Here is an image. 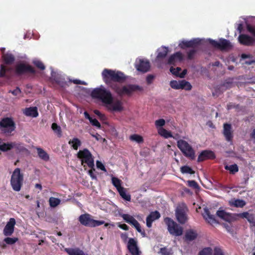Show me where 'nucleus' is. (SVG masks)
<instances>
[{
  "instance_id": "obj_21",
  "label": "nucleus",
  "mask_w": 255,
  "mask_h": 255,
  "mask_svg": "<svg viewBox=\"0 0 255 255\" xmlns=\"http://www.w3.org/2000/svg\"><path fill=\"white\" fill-rule=\"evenodd\" d=\"M160 217V214L157 211H152L147 216L146 219V226L148 228H151L153 222L158 219Z\"/></svg>"
},
{
  "instance_id": "obj_45",
  "label": "nucleus",
  "mask_w": 255,
  "mask_h": 255,
  "mask_svg": "<svg viewBox=\"0 0 255 255\" xmlns=\"http://www.w3.org/2000/svg\"><path fill=\"white\" fill-rule=\"evenodd\" d=\"M129 139L131 141H135L137 143H142L143 141V137L138 134H133L129 136Z\"/></svg>"
},
{
  "instance_id": "obj_49",
  "label": "nucleus",
  "mask_w": 255,
  "mask_h": 255,
  "mask_svg": "<svg viewBox=\"0 0 255 255\" xmlns=\"http://www.w3.org/2000/svg\"><path fill=\"white\" fill-rule=\"evenodd\" d=\"M181 71V68L180 67H176L174 68L171 66L170 68V72L174 75L178 76L179 77V75H180V71Z\"/></svg>"
},
{
  "instance_id": "obj_34",
  "label": "nucleus",
  "mask_w": 255,
  "mask_h": 255,
  "mask_svg": "<svg viewBox=\"0 0 255 255\" xmlns=\"http://www.w3.org/2000/svg\"><path fill=\"white\" fill-rule=\"evenodd\" d=\"M68 143L71 145L74 150H77L78 147L81 145L82 143L79 138L75 137L69 140Z\"/></svg>"
},
{
  "instance_id": "obj_58",
  "label": "nucleus",
  "mask_w": 255,
  "mask_h": 255,
  "mask_svg": "<svg viewBox=\"0 0 255 255\" xmlns=\"http://www.w3.org/2000/svg\"><path fill=\"white\" fill-rule=\"evenodd\" d=\"M9 93H11L14 96H17V95L20 94L21 93V91L20 88L19 87H17L15 89H14L12 91L10 90L9 91Z\"/></svg>"
},
{
  "instance_id": "obj_53",
  "label": "nucleus",
  "mask_w": 255,
  "mask_h": 255,
  "mask_svg": "<svg viewBox=\"0 0 255 255\" xmlns=\"http://www.w3.org/2000/svg\"><path fill=\"white\" fill-rule=\"evenodd\" d=\"M90 122L93 126H95L99 128H101V124L96 119H93L92 118L90 121Z\"/></svg>"
},
{
  "instance_id": "obj_13",
  "label": "nucleus",
  "mask_w": 255,
  "mask_h": 255,
  "mask_svg": "<svg viewBox=\"0 0 255 255\" xmlns=\"http://www.w3.org/2000/svg\"><path fill=\"white\" fill-rule=\"evenodd\" d=\"M170 87L176 90L184 89L186 91L191 90L192 86L191 84L185 80L177 81L176 80H172L170 82Z\"/></svg>"
},
{
  "instance_id": "obj_3",
  "label": "nucleus",
  "mask_w": 255,
  "mask_h": 255,
  "mask_svg": "<svg viewBox=\"0 0 255 255\" xmlns=\"http://www.w3.org/2000/svg\"><path fill=\"white\" fill-rule=\"evenodd\" d=\"M247 29L254 37L245 34H241L238 37V40L240 44L245 46H253L255 44V26L250 24H247Z\"/></svg>"
},
{
  "instance_id": "obj_61",
  "label": "nucleus",
  "mask_w": 255,
  "mask_h": 255,
  "mask_svg": "<svg viewBox=\"0 0 255 255\" xmlns=\"http://www.w3.org/2000/svg\"><path fill=\"white\" fill-rule=\"evenodd\" d=\"M94 171H95V169L93 167L91 168V169L89 170L88 171L89 175L93 179H96V176L93 172Z\"/></svg>"
},
{
  "instance_id": "obj_37",
  "label": "nucleus",
  "mask_w": 255,
  "mask_h": 255,
  "mask_svg": "<svg viewBox=\"0 0 255 255\" xmlns=\"http://www.w3.org/2000/svg\"><path fill=\"white\" fill-rule=\"evenodd\" d=\"M13 148L12 142L3 143L0 144V150L2 152H6Z\"/></svg>"
},
{
  "instance_id": "obj_17",
  "label": "nucleus",
  "mask_w": 255,
  "mask_h": 255,
  "mask_svg": "<svg viewBox=\"0 0 255 255\" xmlns=\"http://www.w3.org/2000/svg\"><path fill=\"white\" fill-rule=\"evenodd\" d=\"M216 157L214 152L210 150H203L199 155L197 162H201L207 159H214Z\"/></svg>"
},
{
  "instance_id": "obj_63",
  "label": "nucleus",
  "mask_w": 255,
  "mask_h": 255,
  "mask_svg": "<svg viewBox=\"0 0 255 255\" xmlns=\"http://www.w3.org/2000/svg\"><path fill=\"white\" fill-rule=\"evenodd\" d=\"M223 225L224 227L226 229V230H227L228 232H231L232 228L229 225H228L226 223H224L223 224Z\"/></svg>"
},
{
  "instance_id": "obj_14",
  "label": "nucleus",
  "mask_w": 255,
  "mask_h": 255,
  "mask_svg": "<svg viewBox=\"0 0 255 255\" xmlns=\"http://www.w3.org/2000/svg\"><path fill=\"white\" fill-rule=\"evenodd\" d=\"M216 214L219 218L229 223L236 221L239 217V214L228 213L224 210H218Z\"/></svg>"
},
{
  "instance_id": "obj_42",
  "label": "nucleus",
  "mask_w": 255,
  "mask_h": 255,
  "mask_svg": "<svg viewBox=\"0 0 255 255\" xmlns=\"http://www.w3.org/2000/svg\"><path fill=\"white\" fill-rule=\"evenodd\" d=\"M180 171L183 174H193L195 173V171L192 169V168L188 165H184L181 167Z\"/></svg>"
},
{
  "instance_id": "obj_44",
  "label": "nucleus",
  "mask_w": 255,
  "mask_h": 255,
  "mask_svg": "<svg viewBox=\"0 0 255 255\" xmlns=\"http://www.w3.org/2000/svg\"><path fill=\"white\" fill-rule=\"evenodd\" d=\"M132 226H133L136 231L141 234L142 237H146L145 231L141 229L140 225L137 221H136Z\"/></svg>"
},
{
  "instance_id": "obj_43",
  "label": "nucleus",
  "mask_w": 255,
  "mask_h": 255,
  "mask_svg": "<svg viewBox=\"0 0 255 255\" xmlns=\"http://www.w3.org/2000/svg\"><path fill=\"white\" fill-rule=\"evenodd\" d=\"M225 169L229 170L231 174H235L239 171V168L237 164H234L231 165H226Z\"/></svg>"
},
{
  "instance_id": "obj_60",
  "label": "nucleus",
  "mask_w": 255,
  "mask_h": 255,
  "mask_svg": "<svg viewBox=\"0 0 255 255\" xmlns=\"http://www.w3.org/2000/svg\"><path fill=\"white\" fill-rule=\"evenodd\" d=\"M154 77L152 75H148L146 77V82L148 84H150L152 82V81L154 79Z\"/></svg>"
},
{
  "instance_id": "obj_50",
  "label": "nucleus",
  "mask_w": 255,
  "mask_h": 255,
  "mask_svg": "<svg viewBox=\"0 0 255 255\" xmlns=\"http://www.w3.org/2000/svg\"><path fill=\"white\" fill-rule=\"evenodd\" d=\"M160 253L162 255H171V250H168L166 248H161L160 249Z\"/></svg>"
},
{
  "instance_id": "obj_4",
  "label": "nucleus",
  "mask_w": 255,
  "mask_h": 255,
  "mask_svg": "<svg viewBox=\"0 0 255 255\" xmlns=\"http://www.w3.org/2000/svg\"><path fill=\"white\" fill-rule=\"evenodd\" d=\"M23 174L21 173L20 169L15 168L12 173L10 179V185L12 189L15 191H19L23 185Z\"/></svg>"
},
{
  "instance_id": "obj_6",
  "label": "nucleus",
  "mask_w": 255,
  "mask_h": 255,
  "mask_svg": "<svg viewBox=\"0 0 255 255\" xmlns=\"http://www.w3.org/2000/svg\"><path fill=\"white\" fill-rule=\"evenodd\" d=\"M177 146L183 155L191 160L195 158V152L191 145L183 139H180L177 142Z\"/></svg>"
},
{
  "instance_id": "obj_27",
  "label": "nucleus",
  "mask_w": 255,
  "mask_h": 255,
  "mask_svg": "<svg viewBox=\"0 0 255 255\" xmlns=\"http://www.w3.org/2000/svg\"><path fill=\"white\" fill-rule=\"evenodd\" d=\"M12 146L17 153H29V151L24 147L23 143L21 142H12Z\"/></svg>"
},
{
  "instance_id": "obj_2",
  "label": "nucleus",
  "mask_w": 255,
  "mask_h": 255,
  "mask_svg": "<svg viewBox=\"0 0 255 255\" xmlns=\"http://www.w3.org/2000/svg\"><path fill=\"white\" fill-rule=\"evenodd\" d=\"M91 97L99 99L111 112H121L124 110L122 102L119 99H114L110 91L103 87L97 88L92 90Z\"/></svg>"
},
{
  "instance_id": "obj_23",
  "label": "nucleus",
  "mask_w": 255,
  "mask_h": 255,
  "mask_svg": "<svg viewBox=\"0 0 255 255\" xmlns=\"http://www.w3.org/2000/svg\"><path fill=\"white\" fill-rule=\"evenodd\" d=\"M213 250L210 247L203 249L199 252L198 255H212ZM213 255H224L222 250L218 248H215Z\"/></svg>"
},
{
  "instance_id": "obj_64",
  "label": "nucleus",
  "mask_w": 255,
  "mask_h": 255,
  "mask_svg": "<svg viewBox=\"0 0 255 255\" xmlns=\"http://www.w3.org/2000/svg\"><path fill=\"white\" fill-rule=\"evenodd\" d=\"M84 114L85 118L88 119L89 120V121L91 120L92 118L91 117V116H90V115L88 114V113L87 112H85Z\"/></svg>"
},
{
  "instance_id": "obj_25",
  "label": "nucleus",
  "mask_w": 255,
  "mask_h": 255,
  "mask_svg": "<svg viewBox=\"0 0 255 255\" xmlns=\"http://www.w3.org/2000/svg\"><path fill=\"white\" fill-rule=\"evenodd\" d=\"M239 215L241 218H246L253 226L255 227V216L254 214H249L248 212H245L239 213Z\"/></svg>"
},
{
  "instance_id": "obj_24",
  "label": "nucleus",
  "mask_w": 255,
  "mask_h": 255,
  "mask_svg": "<svg viewBox=\"0 0 255 255\" xmlns=\"http://www.w3.org/2000/svg\"><path fill=\"white\" fill-rule=\"evenodd\" d=\"M157 55L155 60L156 62H160L163 58H165L168 54V48L165 46H162L157 50Z\"/></svg>"
},
{
  "instance_id": "obj_1",
  "label": "nucleus",
  "mask_w": 255,
  "mask_h": 255,
  "mask_svg": "<svg viewBox=\"0 0 255 255\" xmlns=\"http://www.w3.org/2000/svg\"><path fill=\"white\" fill-rule=\"evenodd\" d=\"M102 75L105 83L119 96H129L134 92L142 90V87L134 84H128L120 87L116 82L123 83L126 80L125 74L121 71L105 69Z\"/></svg>"
},
{
  "instance_id": "obj_52",
  "label": "nucleus",
  "mask_w": 255,
  "mask_h": 255,
  "mask_svg": "<svg viewBox=\"0 0 255 255\" xmlns=\"http://www.w3.org/2000/svg\"><path fill=\"white\" fill-rule=\"evenodd\" d=\"M7 70L8 69H6L4 65H1L0 68V78L4 77L5 75L6 72Z\"/></svg>"
},
{
  "instance_id": "obj_39",
  "label": "nucleus",
  "mask_w": 255,
  "mask_h": 255,
  "mask_svg": "<svg viewBox=\"0 0 255 255\" xmlns=\"http://www.w3.org/2000/svg\"><path fill=\"white\" fill-rule=\"evenodd\" d=\"M118 191L123 199L128 201H130L131 196L129 194L126 193L125 188L123 187Z\"/></svg>"
},
{
  "instance_id": "obj_38",
  "label": "nucleus",
  "mask_w": 255,
  "mask_h": 255,
  "mask_svg": "<svg viewBox=\"0 0 255 255\" xmlns=\"http://www.w3.org/2000/svg\"><path fill=\"white\" fill-rule=\"evenodd\" d=\"M3 59L5 64H12L14 60V57L11 54H5L3 55Z\"/></svg>"
},
{
  "instance_id": "obj_35",
  "label": "nucleus",
  "mask_w": 255,
  "mask_h": 255,
  "mask_svg": "<svg viewBox=\"0 0 255 255\" xmlns=\"http://www.w3.org/2000/svg\"><path fill=\"white\" fill-rule=\"evenodd\" d=\"M121 217L127 223L132 225L137 220H136L132 216L128 214H123Z\"/></svg>"
},
{
  "instance_id": "obj_15",
  "label": "nucleus",
  "mask_w": 255,
  "mask_h": 255,
  "mask_svg": "<svg viewBox=\"0 0 255 255\" xmlns=\"http://www.w3.org/2000/svg\"><path fill=\"white\" fill-rule=\"evenodd\" d=\"M223 134L226 140L228 142H232L233 138V131L232 126L230 124L225 123L223 125Z\"/></svg>"
},
{
  "instance_id": "obj_59",
  "label": "nucleus",
  "mask_w": 255,
  "mask_h": 255,
  "mask_svg": "<svg viewBox=\"0 0 255 255\" xmlns=\"http://www.w3.org/2000/svg\"><path fill=\"white\" fill-rule=\"evenodd\" d=\"M239 107L240 106L239 104L230 103L227 105V109L228 110H231L234 108L238 109L239 108Z\"/></svg>"
},
{
  "instance_id": "obj_22",
  "label": "nucleus",
  "mask_w": 255,
  "mask_h": 255,
  "mask_svg": "<svg viewBox=\"0 0 255 255\" xmlns=\"http://www.w3.org/2000/svg\"><path fill=\"white\" fill-rule=\"evenodd\" d=\"M128 249L132 255H138L139 254L136 241L133 238L129 239L128 243Z\"/></svg>"
},
{
  "instance_id": "obj_5",
  "label": "nucleus",
  "mask_w": 255,
  "mask_h": 255,
  "mask_svg": "<svg viewBox=\"0 0 255 255\" xmlns=\"http://www.w3.org/2000/svg\"><path fill=\"white\" fill-rule=\"evenodd\" d=\"M15 128V124L11 118H4L0 121V130L6 136L11 135Z\"/></svg>"
},
{
  "instance_id": "obj_16",
  "label": "nucleus",
  "mask_w": 255,
  "mask_h": 255,
  "mask_svg": "<svg viewBox=\"0 0 255 255\" xmlns=\"http://www.w3.org/2000/svg\"><path fill=\"white\" fill-rule=\"evenodd\" d=\"M201 40L198 38L193 39L189 41L183 40L179 43V46L181 49L185 48H194L201 44Z\"/></svg>"
},
{
  "instance_id": "obj_62",
  "label": "nucleus",
  "mask_w": 255,
  "mask_h": 255,
  "mask_svg": "<svg viewBox=\"0 0 255 255\" xmlns=\"http://www.w3.org/2000/svg\"><path fill=\"white\" fill-rule=\"evenodd\" d=\"M119 227L124 230L128 231L129 229L128 226L126 224H119Z\"/></svg>"
},
{
  "instance_id": "obj_48",
  "label": "nucleus",
  "mask_w": 255,
  "mask_h": 255,
  "mask_svg": "<svg viewBox=\"0 0 255 255\" xmlns=\"http://www.w3.org/2000/svg\"><path fill=\"white\" fill-rule=\"evenodd\" d=\"M3 241L6 244L11 245L14 244L18 241V238L7 237Z\"/></svg>"
},
{
  "instance_id": "obj_31",
  "label": "nucleus",
  "mask_w": 255,
  "mask_h": 255,
  "mask_svg": "<svg viewBox=\"0 0 255 255\" xmlns=\"http://www.w3.org/2000/svg\"><path fill=\"white\" fill-rule=\"evenodd\" d=\"M229 204L231 206L237 208H243L246 205V203L242 199H234L230 201Z\"/></svg>"
},
{
  "instance_id": "obj_26",
  "label": "nucleus",
  "mask_w": 255,
  "mask_h": 255,
  "mask_svg": "<svg viewBox=\"0 0 255 255\" xmlns=\"http://www.w3.org/2000/svg\"><path fill=\"white\" fill-rule=\"evenodd\" d=\"M51 78L59 85L61 87L64 86L66 82L64 79L57 73L52 71L51 72Z\"/></svg>"
},
{
  "instance_id": "obj_32",
  "label": "nucleus",
  "mask_w": 255,
  "mask_h": 255,
  "mask_svg": "<svg viewBox=\"0 0 255 255\" xmlns=\"http://www.w3.org/2000/svg\"><path fill=\"white\" fill-rule=\"evenodd\" d=\"M25 114L26 116L32 117H37L38 115L37 109L36 107H30L25 109Z\"/></svg>"
},
{
  "instance_id": "obj_33",
  "label": "nucleus",
  "mask_w": 255,
  "mask_h": 255,
  "mask_svg": "<svg viewBox=\"0 0 255 255\" xmlns=\"http://www.w3.org/2000/svg\"><path fill=\"white\" fill-rule=\"evenodd\" d=\"M204 219L210 224L215 223L216 221L213 215H211L208 210H205L203 215Z\"/></svg>"
},
{
  "instance_id": "obj_47",
  "label": "nucleus",
  "mask_w": 255,
  "mask_h": 255,
  "mask_svg": "<svg viewBox=\"0 0 255 255\" xmlns=\"http://www.w3.org/2000/svg\"><path fill=\"white\" fill-rule=\"evenodd\" d=\"M32 63L41 70H44L45 69L44 64L39 60H34L33 61Z\"/></svg>"
},
{
  "instance_id": "obj_19",
  "label": "nucleus",
  "mask_w": 255,
  "mask_h": 255,
  "mask_svg": "<svg viewBox=\"0 0 255 255\" xmlns=\"http://www.w3.org/2000/svg\"><path fill=\"white\" fill-rule=\"evenodd\" d=\"M15 224V219L12 218H10L4 228L3 234L4 236H10L13 234Z\"/></svg>"
},
{
  "instance_id": "obj_51",
  "label": "nucleus",
  "mask_w": 255,
  "mask_h": 255,
  "mask_svg": "<svg viewBox=\"0 0 255 255\" xmlns=\"http://www.w3.org/2000/svg\"><path fill=\"white\" fill-rule=\"evenodd\" d=\"M197 51L195 49H191L187 52V58L189 60H192L193 59L195 53Z\"/></svg>"
},
{
  "instance_id": "obj_54",
  "label": "nucleus",
  "mask_w": 255,
  "mask_h": 255,
  "mask_svg": "<svg viewBox=\"0 0 255 255\" xmlns=\"http://www.w3.org/2000/svg\"><path fill=\"white\" fill-rule=\"evenodd\" d=\"M165 124V120L164 119H161L157 120L155 122V125L156 127H161L163 126Z\"/></svg>"
},
{
  "instance_id": "obj_28",
  "label": "nucleus",
  "mask_w": 255,
  "mask_h": 255,
  "mask_svg": "<svg viewBox=\"0 0 255 255\" xmlns=\"http://www.w3.org/2000/svg\"><path fill=\"white\" fill-rule=\"evenodd\" d=\"M197 236L198 235L196 231L190 229L186 231L185 235V238L186 241H192L197 238Z\"/></svg>"
},
{
  "instance_id": "obj_8",
  "label": "nucleus",
  "mask_w": 255,
  "mask_h": 255,
  "mask_svg": "<svg viewBox=\"0 0 255 255\" xmlns=\"http://www.w3.org/2000/svg\"><path fill=\"white\" fill-rule=\"evenodd\" d=\"M78 220L80 223L86 227H95L105 224L104 221H99L91 218V216L89 214L81 215Z\"/></svg>"
},
{
  "instance_id": "obj_55",
  "label": "nucleus",
  "mask_w": 255,
  "mask_h": 255,
  "mask_svg": "<svg viewBox=\"0 0 255 255\" xmlns=\"http://www.w3.org/2000/svg\"><path fill=\"white\" fill-rule=\"evenodd\" d=\"M97 167L98 168L100 169L101 170L107 172V170L104 165V164L100 161H97L96 162Z\"/></svg>"
},
{
  "instance_id": "obj_7",
  "label": "nucleus",
  "mask_w": 255,
  "mask_h": 255,
  "mask_svg": "<svg viewBox=\"0 0 255 255\" xmlns=\"http://www.w3.org/2000/svg\"><path fill=\"white\" fill-rule=\"evenodd\" d=\"M77 157L81 160V164L86 163L90 168L94 167V160L91 152L87 149L80 150L77 153Z\"/></svg>"
},
{
  "instance_id": "obj_29",
  "label": "nucleus",
  "mask_w": 255,
  "mask_h": 255,
  "mask_svg": "<svg viewBox=\"0 0 255 255\" xmlns=\"http://www.w3.org/2000/svg\"><path fill=\"white\" fill-rule=\"evenodd\" d=\"M69 255H86L85 253L79 248H65L64 249Z\"/></svg>"
},
{
  "instance_id": "obj_56",
  "label": "nucleus",
  "mask_w": 255,
  "mask_h": 255,
  "mask_svg": "<svg viewBox=\"0 0 255 255\" xmlns=\"http://www.w3.org/2000/svg\"><path fill=\"white\" fill-rule=\"evenodd\" d=\"M70 82L73 83L75 84H81L83 85H87L86 82L83 81H81L78 79L70 80Z\"/></svg>"
},
{
  "instance_id": "obj_20",
  "label": "nucleus",
  "mask_w": 255,
  "mask_h": 255,
  "mask_svg": "<svg viewBox=\"0 0 255 255\" xmlns=\"http://www.w3.org/2000/svg\"><path fill=\"white\" fill-rule=\"evenodd\" d=\"M137 70L142 73H145L149 71L150 68V64L148 60L140 59L139 63L136 65Z\"/></svg>"
},
{
  "instance_id": "obj_40",
  "label": "nucleus",
  "mask_w": 255,
  "mask_h": 255,
  "mask_svg": "<svg viewBox=\"0 0 255 255\" xmlns=\"http://www.w3.org/2000/svg\"><path fill=\"white\" fill-rule=\"evenodd\" d=\"M51 128L57 135L60 137L62 136V130L61 127L56 123H53L51 125Z\"/></svg>"
},
{
  "instance_id": "obj_11",
  "label": "nucleus",
  "mask_w": 255,
  "mask_h": 255,
  "mask_svg": "<svg viewBox=\"0 0 255 255\" xmlns=\"http://www.w3.org/2000/svg\"><path fill=\"white\" fill-rule=\"evenodd\" d=\"M15 73L17 76H21L29 74H35L36 71L31 65L23 63H20L16 65Z\"/></svg>"
},
{
  "instance_id": "obj_30",
  "label": "nucleus",
  "mask_w": 255,
  "mask_h": 255,
  "mask_svg": "<svg viewBox=\"0 0 255 255\" xmlns=\"http://www.w3.org/2000/svg\"><path fill=\"white\" fill-rule=\"evenodd\" d=\"M37 154L40 158L45 161H47L49 159V156L48 153L40 147H36Z\"/></svg>"
},
{
  "instance_id": "obj_18",
  "label": "nucleus",
  "mask_w": 255,
  "mask_h": 255,
  "mask_svg": "<svg viewBox=\"0 0 255 255\" xmlns=\"http://www.w3.org/2000/svg\"><path fill=\"white\" fill-rule=\"evenodd\" d=\"M183 60V56L182 53L177 52L169 57L167 64L169 65H176L177 63L182 62Z\"/></svg>"
},
{
  "instance_id": "obj_10",
  "label": "nucleus",
  "mask_w": 255,
  "mask_h": 255,
  "mask_svg": "<svg viewBox=\"0 0 255 255\" xmlns=\"http://www.w3.org/2000/svg\"><path fill=\"white\" fill-rule=\"evenodd\" d=\"M164 221L167 226L168 230L170 234L175 236H179L182 234L183 228L171 218L166 217Z\"/></svg>"
},
{
  "instance_id": "obj_57",
  "label": "nucleus",
  "mask_w": 255,
  "mask_h": 255,
  "mask_svg": "<svg viewBox=\"0 0 255 255\" xmlns=\"http://www.w3.org/2000/svg\"><path fill=\"white\" fill-rule=\"evenodd\" d=\"M188 183L190 187H193L195 189H196L199 187L198 183L194 180H189L188 181Z\"/></svg>"
},
{
  "instance_id": "obj_12",
  "label": "nucleus",
  "mask_w": 255,
  "mask_h": 255,
  "mask_svg": "<svg viewBox=\"0 0 255 255\" xmlns=\"http://www.w3.org/2000/svg\"><path fill=\"white\" fill-rule=\"evenodd\" d=\"M209 41L212 46L221 50L228 49L232 47L231 42L226 39L221 38L219 41L213 39H209Z\"/></svg>"
},
{
  "instance_id": "obj_36",
  "label": "nucleus",
  "mask_w": 255,
  "mask_h": 255,
  "mask_svg": "<svg viewBox=\"0 0 255 255\" xmlns=\"http://www.w3.org/2000/svg\"><path fill=\"white\" fill-rule=\"evenodd\" d=\"M158 133L162 136L164 137L165 138H168L169 137H173L171 132L163 128H161L158 129Z\"/></svg>"
},
{
  "instance_id": "obj_46",
  "label": "nucleus",
  "mask_w": 255,
  "mask_h": 255,
  "mask_svg": "<svg viewBox=\"0 0 255 255\" xmlns=\"http://www.w3.org/2000/svg\"><path fill=\"white\" fill-rule=\"evenodd\" d=\"M112 180L113 185L117 188L118 191L123 188V187L121 186V180L118 178L113 177Z\"/></svg>"
},
{
  "instance_id": "obj_9",
  "label": "nucleus",
  "mask_w": 255,
  "mask_h": 255,
  "mask_svg": "<svg viewBox=\"0 0 255 255\" xmlns=\"http://www.w3.org/2000/svg\"><path fill=\"white\" fill-rule=\"evenodd\" d=\"M188 209L185 203L179 204L175 211V215L177 221L184 224L188 220L187 212Z\"/></svg>"
},
{
  "instance_id": "obj_41",
  "label": "nucleus",
  "mask_w": 255,
  "mask_h": 255,
  "mask_svg": "<svg viewBox=\"0 0 255 255\" xmlns=\"http://www.w3.org/2000/svg\"><path fill=\"white\" fill-rule=\"evenodd\" d=\"M49 203L51 207L55 208L60 204L61 200L59 198L51 197L49 199Z\"/></svg>"
}]
</instances>
